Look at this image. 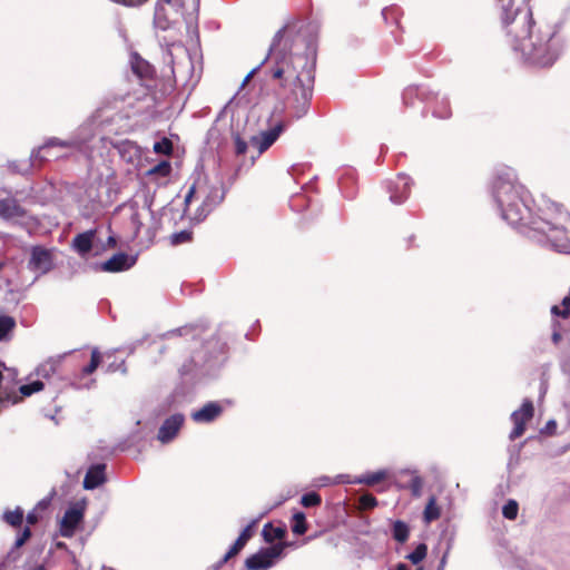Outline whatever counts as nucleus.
<instances>
[{
  "label": "nucleus",
  "mask_w": 570,
  "mask_h": 570,
  "mask_svg": "<svg viewBox=\"0 0 570 570\" xmlns=\"http://www.w3.org/2000/svg\"><path fill=\"white\" fill-rule=\"evenodd\" d=\"M114 2L125 7H139L148 0H112Z\"/></svg>",
  "instance_id": "nucleus-46"
},
{
  "label": "nucleus",
  "mask_w": 570,
  "mask_h": 570,
  "mask_svg": "<svg viewBox=\"0 0 570 570\" xmlns=\"http://www.w3.org/2000/svg\"><path fill=\"white\" fill-rule=\"evenodd\" d=\"M557 429V422L554 420H549L546 424L544 431L549 433H554Z\"/></svg>",
  "instance_id": "nucleus-51"
},
{
  "label": "nucleus",
  "mask_w": 570,
  "mask_h": 570,
  "mask_svg": "<svg viewBox=\"0 0 570 570\" xmlns=\"http://www.w3.org/2000/svg\"><path fill=\"white\" fill-rule=\"evenodd\" d=\"M426 551H428L426 544L421 543L415 548V550L413 552H411L407 556V559L410 561H412L414 564H417L425 558Z\"/></svg>",
  "instance_id": "nucleus-35"
},
{
  "label": "nucleus",
  "mask_w": 570,
  "mask_h": 570,
  "mask_svg": "<svg viewBox=\"0 0 570 570\" xmlns=\"http://www.w3.org/2000/svg\"><path fill=\"white\" fill-rule=\"evenodd\" d=\"M396 570H410V569L405 563H399L396 567ZM416 570H422V568H419Z\"/></svg>",
  "instance_id": "nucleus-57"
},
{
  "label": "nucleus",
  "mask_w": 570,
  "mask_h": 570,
  "mask_svg": "<svg viewBox=\"0 0 570 570\" xmlns=\"http://www.w3.org/2000/svg\"><path fill=\"white\" fill-rule=\"evenodd\" d=\"M561 340V334L559 333V331L554 330L553 334H552V341L553 343H559Z\"/></svg>",
  "instance_id": "nucleus-55"
},
{
  "label": "nucleus",
  "mask_w": 570,
  "mask_h": 570,
  "mask_svg": "<svg viewBox=\"0 0 570 570\" xmlns=\"http://www.w3.org/2000/svg\"><path fill=\"white\" fill-rule=\"evenodd\" d=\"M419 95H421V94L419 92V89L416 87H409V88H406L404 90V92H403V101H404V104L405 105H411L412 104V101H411L412 98L414 96H419Z\"/></svg>",
  "instance_id": "nucleus-41"
},
{
  "label": "nucleus",
  "mask_w": 570,
  "mask_h": 570,
  "mask_svg": "<svg viewBox=\"0 0 570 570\" xmlns=\"http://www.w3.org/2000/svg\"><path fill=\"white\" fill-rule=\"evenodd\" d=\"M191 239V232L189 230H181L179 233H175L170 237V242L173 245H179L187 243Z\"/></svg>",
  "instance_id": "nucleus-37"
},
{
  "label": "nucleus",
  "mask_w": 570,
  "mask_h": 570,
  "mask_svg": "<svg viewBox=\"0 0 570 570\" xmlns=\"http://www.w3.org/2000/svg\"><path fill=\"white\" fill-rule=\"evenodd\" d=\"M315 65L316 39L311 28L286 26L275 35L267 56L246 75L240 87L263 69L274 86L273 117L288 109L293 119H301L309 109Z\"/></svg>",
  "instance_id": "nucleus-1"
},
{
  "label": "nucleus",
  "mask_w": 570,
  "mask_h": 570,
  "mask_svg": "<svg viewBox=\"0 0 570 570\" xmlns=\"http://www.w3.org/2000/svg\"><path fill=\"white\" fill-rule=\"evenodd\" d=\"M184 420L185 419L183 414H174L166 419L158 430V441L161 442L163 444L173 441L177 436L184 423Z\"/></svg>",
  "instance_id": "nucleus-11"
},
{
  "label": "nucleus",
  "mask_w": 570,
  "mask_h": 570,
  "mask_svg": "<svg viewBox=\"0 0 570 570\" xmlns=\"http://www.w3.org/2000/svg\"><path fill=\"white\" fill-rule=\"evenodd\" d=\"M135 262L136 259L134 257H130L125 253H118L110 257L108 261H106L102 264L101 268L105 272H121L129 269L135 264Z\"/></svg>",
  "instance_id": "nucleus-16"
},
{
  "label": "nucleus",
  "mask_w": 570,
  "mask_h": 570,
  "mask_svg": "<svg viewBox=\"0 0 570 570\" xmlns=\"http://www.w3.org/2000/svg\"><path fill=\"white\" fill-rule=\"evenodd\" d=\"M26 216L24 208L13 197L0 199V218L10 220Z\"/></svg>",
  "instance_id": "nucleus-15"
},
{
  "label": "nucleus",
  "mask_w": 570,
  "mask_h": 570,
  "mask_svg": "<svg viewBox=\"0 0 570 570\" xmlns=\"http://www.w3.org/2000/svg\"><path fill=\"white\" fill-rule=\"evenodd\" d=\"M551 313H552L553 315L561 316V313H562V306H561V307H560V306H557V305L552 306V308H551Z\"/></svg>",
  "instance_id": "nucleus-54"
},
{
  "label": "nucleus",
  "mask_w": 570,
  "mask_h": 570,
  "mask_svg": "<svg viewBox=\"0 0 570 570\" xmlns=\"http://www.w3.org/2000/svg\"><path fill=\"white\" fill-rule=\"evenodd\" d=\"M263 538L266 542H273L275 540H282L285 534L286 530L281 527H273L271 523H267L263 528Z\"/></svg>",
  "instance_id": "nucleus-25"
},
{
  "label": "nucleus",
  "mask_w": 570,
  "mask_h": 570,
  "mask_svg": "<svg viewBox=\"0 0 570 570\" xmlns=\"http://www.w3.org/2000/svg\"><path fill=\"white\" fill-rule=\"evenodd\" d=\"M534 407L531 400L525 399L522 402L520 409L513 411L511 413V421L514 424V428L510 432L509 439L515 440L520 438L525 431V424L533 417Z\"/></svg>",
  "instance_id": "nucleus-9"
},
{
  "label": "nucleus",
  "mask_w": 570,
  "mask_h": 570,
  "mask_svg": "<svg viewBox=\"0 0 570 570\" xmlns=\"http://www.w3.org/2000/svg\"><path fill=\"white\" fill-rule=\"evenodd\" d=\"M561 305H562L561 317L567 318L570 314V297H564L562 299Z\"/></svg>",
  "instance_id": "nucleus-49"
},
{
  "label": "nucleus",
  "mask_w": 570,
  "mask_h": 570,
  "mask_svg": "<svg viewBox=\"0 0 570 570\" xmlns=\"http://www.w3.org/2000/svg\"><path fill=\"white\" fill-rule=\"evenodd\" d=\"M66 355L67 353L48 357L36 367L35 375L49 380L56 374Z\"/></svg>",
  "instance_id": "nucleus-17"
},
{
  "label": "nucleus",
  "mask_w": 570,
  "mask_h": 570,
  "mask_svg": "<svg viewBox=\"0 0 570 570\" xmlns=\"http://www.w3.org/2000/svg\"><path fill=\"white\" fill-rule=\"evenodd\" d=\"M105 469V464H96L89 468L83 479V488L94 490L101 485L106 481Z\"/></svg>",
  "instance_id": "nucleus-19"
},
{
  "label": "nucleus",
  "mask_w": 570,
  "mask_h": 570,
  "mask_svg": "<svg viewBox=\"0 0 570 570\" xmlns=\"http://www.w3.org/2000/svg\"><path fill=\"white\" fill-rule=\"evenodd\" d=\"M223 411L224 406L220 402L212 401L194 411L191 419L200 424L212 423L222 415Z\"/></svg>",
  "instance_id": "nucleus-12"
},
{
  "label": "nucleus",
  "mask_w": 570,
  "mask_h": 570,
  "mask_svg": "<svg viewBox=\"0 0 570 570\" xmlns=\"http://www.w3.org/2000/svg\"><path fill=\"white\" fill-rule=\"evenodd\" d=\"M411 179L404 174L399 175L390 185V199L399 205L405 202L410 194Z\"/></svg>",
  "instance_id": "nucleus-13"
},
{
  "label": "nucleus",
  "mask_w": 570,
  "mask_h": 570,
  "mask_svg": "<svg viewBox=\"0 0 570 570\" xmlns=\"http://www.w3.org/2000/svg\"><path fill=\"white\" fill-rule=\"evenodd\" d=\"M27 521H28V523L33 524V523L37 521V518H36V515H35V514L29 513V514L27 515Z\"/></svg>",
  "instance_id": "nucleus-56"
},
{
  "label": "nucleus",
  "mask_w": 570,
  "mask_h": 570,
  "mask_svg": "<svg viewBox=\"0 0 570 570\" xmlns=\"http://www.w3.org/2000/svg\"><path fill=\"white\" fill-rule=\"evenodd\" d=\"M493 199L501 217L514 227H527L534 218L529 206L530 196L525 188L517 181L511 168L498 173L492 184Z\"/></svg>",
  "instance_id": "nucleus-3"
},
{
  "label": "nucleus",
  "mask_w": 570,
  "mask_h": 570,
  "mask_svg": "<svg viewBox=\"0 0 570 570\" xmlns=\"http://www.w3.org/2000/svg\"><path fill=\"white\" fill-rule=\"evenodd\" d=\"M91 126L86 124L78 128L77 132L69 139L49 138L38 150H33L31 158L47 159L49 150L59 148H79L92 137Z\"/></svg>",
  "instance_id": "nucleus-5"
},
{
  "label": "nucleus",
  "mask_w": 570,
  "mask_h": 570,
  "mask_svg": "<svg viewBox=\"0 0 570 570\" xmlns=\"http://www.w3.org/2000/svg\"><path fill=\"white\" fill-rule=\"evenodd\" d=\"M389 476L387 470H379L372 473L364 474L354 480L355 484L374 485Z\"/></svg>",
  "instance_id": "nucleus-24"
},
{
  "label": "nucleus",
  "mask_w": 570,
  "mask_h": 570,
  "mask_svg": "<svg viewBox=\"0 0 570 570\" xmlns=\"http://www.w3.org/2000/svg\"><path fill=\"white\" fill-rule=\"evenodd\" d=\"M150 206H151V200L149 198V195L148 194H145L144 195V208L146 209H150Z\"/></svg>",
  "instance_id": "nucleus-53"
},
{
  "label": "nucleus",
  "mask_w": 570,
  "mask_h": 570,
  "mask_svg": "<svg viewBox=\"0 0 570 570\" xmlns=\"http://www.w3.org/2000/svg\"><path fill=\"white\" fill-rule=\"evenodd\" d=\"M35 570H47L45 566H38Z\"/></svg>",
  "instance_id": "nucleus-59"
},
{
  "label": "nucleus",
  "mask_w": 570,
  "mask_h": 570,
  "mask_svg": "<svg viewBox=\"0 0 570 570\" xmlns=\"http://www.w3.org/2000/svg\"><path fill=\"white\" fill-rule=\"evenodd\" d=\"M235 146H236L237 154H245L247 150L246 141L242 140L239 137L236 138Z\"/></svg>",
  "instance_id": "nucleus-50"
},
{
  "label": "nucleus",
  "mask_w": 570,
  "mask_h": 570,
  "mask_svg": "<svg viewBox=\"0 0 570 570\" xmlns=\"http://www.w3.org/2000/svg\"><path fill=\"white\" fill-rule=\"evenodd\" d=\"M51 265L52 261L49 250L41 247H35L32 249L29 261L30 269L39 274H45L51 268Z\"/></svg>",
  "instance_id": "nucleus-14"
},
{
  "label": "nucleus",
  "mask_w": 570,
  "mask_h": 570,
  "mask_svg": "<svg viewBox=\"0 0 570 570\" xmlns=\"http://www.w3.org/2000/svg\"><path fill=\"white\" fill-rule=\"evenodd\" d=\"M423 481L419 475L412 478L410 482V490L414 497H420L422 493Z\"/></svg>",
  "instance_id": "nucleus-39"
},
{
  "label": "nucleus",
  "mask_w": 570,
  "mask_h": 570,
  "mask_svg": "<svg viewBox=\"0 0 570 570\" xmlns=\"http://www.w3.org/2000/svg\"><path fill=\"white\" fill-rule=\"evenodd\" d=\"M333 483L334 484H341V483L351 484V483H355V482H354V480L351 479V476L348 474H338L335 478H333Z\"/></svg>",
  "instance_id": "nucleus-48"
},
{
  "label": "nucleus",
  "mask_w": 570,
  "mask_h": 570,
  "mask_svg": "<svg viewBox=\"0 0 570 570\" xmlns=\"http://www.w3.org/2000/svg\"><path fill=\"white\" fill-rule=\"evenodd\" d=\"M257 520H253L239 534L230 549L223 557L220 563L227 562L232 557L236 556L247 543V541L253 535V528L255 527Z\"/></svg>",
  "instance_id": "nucleus-18"
},
{
  "label": "nucleus",
  "mask_w": 570,
  "mask_h": 570,
  "mask_svg": "<svg viewBox=\"0 0 570 570\" xmlns=\"http://www.w3.org/2000/svg\"><path fill=\"white\" fill-rule=\"evenodd\" d=\"M194 2H195V6L197 7V6H198L199 0H194Z\"/></svg>",
  "instance_id": "nucleus-61"
},
{
  "label": "nucleus",
  "mask_w": 570,
  "mask_h": 570,
  "mask_svg": "<svg viewBox=\"0 0 570 570\" xmlns=\"http://www.w3.org/2000/svg\"><path fill=\"white\" fill-rule=\"evenodd\" d=\"M86 501L81 500L70 505L60 520V534L63 538H71L81 523L86 511Z\"/></svg>",
  "instance_id": "nucleus-7"
},
{
  "label": "nucleus",
  "mask_w": 570,
  "mask_h": 570,
  "mask_svg": "<svg viewBox=\"0 0 570 570\" xmlns=\"http://www.w3.org/2000/svg\"><path fill=\"white\" fill-rule=\"evenodd\" d=\"M409 527L405 522L397 520L393 523L392 535L397 542H405L409 538Z\"/></svg>",
  "instance_id": "nucleus-29"
},
{
  "label": "nucleus",
  "mask_w": 570,
  "mask_h": 570,
  "mask_svg": "<svg viewBox=\"0 0 570 570\" xmlns=\"http://www.w3.org/2000/svg\"><path fill=\"white\" fill-rule=\"evenodd\" d=\"M519 504L515 500H509L502 508V514L508 520H514L518 517Z\"/></svg>",
  "instance_id": "nucleus-33"
},
{
  "label": "nucleus",
  "mask_w": 570,
  "mask_h": 570,
  "mask_svg": "<svg viewBox=\"0 0 570 570\" xmlns=\"http://www.w3.org/2000/svg\"><path fill=\"white\" fill-rule=\"evenodd\" d=\"M195 193H196V188H195V186H191V187H190V189H189V191H188V193H187V195L185 196V205H186V208H185V210H184V212H185V214H186V215H188V216H190V213H189V205H190V202H191V199H193V197H194Z\"/></svg>",
  "instance_id": "nucleus-47"
},
{
  "label": "nucleus",
  "mask_w": 570,
  "mask_h": 570,
  "mask_svg": "<svg viewBox=\"0 0 570 570\" xmlns=\"http://www.w3.org/2000/svg\"><path fill=\"white\" fill-rule=\"evenodd\" d=\"M171 4V0H158L155 8V21L158 28L166 30L170 23L167 7Z\"/></svg>",
  "instance_id": "nucleus-21"
},
{
  "label": "nucleus",
  "mask_w": 570,
  "mask_h": 570,
  "mask_svg": "<svg viewBox=\"0 0 570 570\" xmlns=\"http://www.w3.org/2000/svg\"><path fill=\"white\" fill-rule=\"evenodd\" d=\"M285 112L283 115H278L273 117L269 116V128L267 130L261 131L258 135H255L250 138L249 146L254 148L258 155L266 151L279 137V135L284 131L287 126V121L285 119Z\"/></svg>",
  "instance_id": "nucleus-6"
},
{
  "label": "nucleus",
  "mask_w": 570,
  "mask_h": 570,
  "mask_svg": "<svg viewBox=\"0 0 570 570\" xmlns=\"http://www.w3.org/2000/svg\"><path fill=\"white\" fill-rule=\"evenodd\" d=\"M13 170H17L20 174H24V173H27L28 168L26 167L24 169H18V168L13 167Z\"/></svg>",
  "instance_id": "nucleus-58"
},
{
  "label": "nucleus",
  "mask_w": 570,
  "mask_h": 570,
  "mask_svg": "<svg viewBox=\"0 0 570 570\" xmlns=\"http://www.w3.org/2000/svg\"><path fill=\"white\" fill-rule=\"evenodd\" d=\"M224 197L225 193L222 187H210L193 219L200 222L206 218V216L215 208V206L223 202Z\"/></svg>",
  "instance_id": "nucleus-10"
},
{
  "label": "nucleus",
  "mask_w": 570,
  "mask_h": 570,
  "mask_svg": "<svg viewBox=\"0 0 570 570\" xmlns=\"http://www.w3.org/2000/svg\"><path fill=\"white\" fill-rule=\"evenodd\" d=\"M449 550H450V549H448V550L445 551V553L443 554V557H442V559H441V561H440V564H439L438 570H444L445 564H446V561H448Z\"/></svg>",
  "instance_id": "nucleus-52"
},
{
  "label": "nucleus",
  "mask_w": 570,
  "mask_h": 570,
  "mask_svg": "<svg viewBox=\"0 0 570 570\" xmlns=\"http://www.w3.org/2000/svg\"><path fill=\"white\" fill-rule=\"evenodd\" d=\"M31 535V531L29 528H24L23 531L21 532V534L17 538L16 542H14V547L16 548H20L22 547L26 541L30 538Z\"/></svg>",
  "instance_id": "nucleus-45"
},
{
  "label": "nucleus",
  "mask_w": 570,
  "mask_h": 570,
  "mask_svg": "<svg viewBox=\"0 0 570 570\" xmlns=\"http://www.w3.org/2000/svg\"><path fill=\"white\" fill-rule=\"evenodd\" d=\"M3 519L10 525L19 527L23 519V511L20 508H17L13 511H6L3 514Z\"/></svg>",
  "instance_id": "nucleus-32"
},
{
  "label": "nucleus",
  "mask_w": 570,
  "mask_h": 570,
  "mask_svg": "<svg viewBox=\"0 0 570 570\" xmlns=\"http://www.w3.org/2000/svg\"><path fill=\"white\" fill-rule=\"evenodd\" d=\"M301 503L305 508L315 507L321 503V497L316 492H308L301 498Z\"/></svg>",
  "instance_id": "nucleus-36"
},
{
  "label": "nucleus",
  "mask_w": 570,
  "mask_h": 570,
  "mask_svg": "<svg viewBox=\"0 0 570 570\" xmlns=\"http://www.w3.org/2000/svg\"><path fill=\"white\" fill-rule=\"evenodd\" d=\"M95 233V230H87L73 238L72 247L80 256H86L91 250Z\"/></svg>",
  "instance_id": "nucleus-20"
},
{
  "label": "nucleus",
  "mask_w": 570,
  "mask_h": 570,
  "mask_svg": "<svg viewBox=\"0 0 570 570\" xmlns=\"http://www.w3.org/2000/svg\"><path fill=\"white\" fill-rule=\"evenodd\" d=\"M333 484H334L333 478H330L327 475L318 476V478L314 479V481H313V485L317 487V488L328 487V485H333Z\"/></svg>",
  "instance_id": "nucleus-44"
},
{
  "label": "nucleus",
  "mask_w": 570,
  "mask_h": 570,
  "mask_svg": "<svg viewBox=\"0 0 570 570\" xmlns=\"http://www.w3.org/2000/svg\"><path fill=\"white\" fill-rule=\"evenodd\" d=\"M43 387H45V384L40 380L33 381L29 384L21 385L19 387L20 395H18V397H20V401H21L22 397L30 396L33 393L42 391Z\"/></svg>",
  "instance_id": "nucleus-30"
},
{
  "label": "nucleus",
  "mask_w": 570,
  "mask_h": 570,
  "mask_svg": "<svg viewBox=\"0 0 570 570\" xmlns=\"http://www.w3.org/2000/svg\"><path fill=\"white\" fill-rule=\"evenodd\" d=\"M527 227L538 234V236L533 235L532 237H537V240L543 246L561 254H570V238L564 228L558 223L535 215Z\"/></svg>",
  "instance_id": "nucleus-4"
},
{
  "label": "nucleus",
  "mask_w": 570,
  "mask_h": 570,
  "mask_svg": "<svg viewBox=\"0 0 570 570\" xmlns=\"http://www.w3.org/2000/svg\"><path fill=\"white\" fill-rule=\"evenodd\" d=\"M360 502L364 509H372L377 505V500L372 494L362 495Z\"/></svg>",
  "instance_id": "nucleus-40"
},
{
  "label": "nucleus",
  "mask_w": 570,
  "mask_h": 570,
  "mask_svg": "<svg viewBox=\"0 0 570 570\" xmlns=\"http://www.w3.org/2000/svg\"><path fill=\"white\" fill-rule=\"evenodd\" d=\"M115 239L112 237H109V243H114Z\"/></svg>",
  "instance_id": "nucleus-60"
},
{
  "label": "nucleus",
  "mask_w": 570,
  "mask_h": 570,
  "mask_svg": "<svg viewBox=\"0 0 570 570\" xmlns=\"http://www.w3.org/2000/svg\"><path fill=\"white\" fill-rule=\"evenodd\" d=\"M432 104V114L435 118L448 119L451 117V108L446 97H433V100H429Z\"/></svg>",
  "instance_id": "nucleus-22"
},
{
  "label": "nucleus",
  "mask_w": 570,
  "mask_h": 570,
  "mask_svg": "<svg viewBox=\"0 0 570 570\" xmlns=\"http://www.w3.org/2000/svg\"><path fill=\"white\" fill-rule=\"evenodd\" d=\"M286 543H277L246 559V567L249 570H267L274 564L275 559L279 558Z\"/></svg>",
  "instance_id": "nucleus-8"
},
{
  "label": "nucleus",
  "mask_w": 570,
  "mask_h": 570,
  "mask_svg": "<svg viewBox=\"0 0 570 570\" xmlns=\"http://www.w3.org/2000/svg\"><path fill=\"white\" fill-rule=\"evenodd\" d=\"M16 327V320L8 315L0 316V341H7Z\"/></svg>",
  "instance_id": "nucleus-28"
},
{
  "label": "nucleus",
  "mask_w": 570,
  "mask_h": 570,
  "mask_svg": "<svg viewBox=\"0 0 570 570\" xmlns=\"http://www.w3.org/2000/svg\"><path fill=\"white\" fill-rule=\"evenodd\" d=\"M504 24L514 51L529 63L538 67L551 66L560 56L563 45L552 26L535 27L532 10L523 2L513 11H505Z\"/></svg>",
  "instance_id": "nucleus-2"
},
{
  "label": "nucleus",
  "mask_w": 570,
  "mask_h": 570,
  "mask_svg": "<svg viewBox=\"0 0 570 570\" xmlns=\"http://www.w3.org/2000/svg\"><path fill=\"white\" fill-rule=\"evenodd\" d=\"M131 209H132L131 223L135 226L136 234H137L142 226V220H141L140 214L136 209V204L131 205Z\"/></svg>",
  "instance_id": "nucleus-42"
},
{
  "label": "nucleus",
  "mask_w": 570,
  "mask_h": 570,
  "mask_svg": "<svg viewBox=\"0 0 570 570\" xmlns=\"http://www.w3.org/2000/svg\"><path fill=\"white\" fill-rule=\"evenodd\" d=\"M3 375L0 372V405L3 403L17 404L20 402L17 392L13 389L2 386Z\"/></svg>",
  "instance_id": "nucleus-27"
},
{
  "label": "nucleus",
  "mask_w": 570,
  "mask_h": 570,
  "mask_svg": "<svg viewBox=\"0 0 570 570\" xmlns=\"http://www.w3.org/2000/svg\"><path fill=\"white\" fill-rule=\"evenodd\" d=\"M441 517V508L436 503L435 497H430L425 509L423 511V520L425 523H431Z\"/></svg>",
  "instance_id": "nucleus-23"
},
{
  "label": "nucleus",
  "mask_w": 570,
  "mask_h": 570,
  "mask_svg": "<svg viewBox=\"0 0 570 570\" xmlns=\"http://www.w3.org/2000/svg\"><path fill=\"white\" fill-rule=\"evenodd\" d=\"M101 355L97 348L91 352L90 363L82 368V374L89 375L94 373L100 364Z\"/></svg>",
  "instance_id": "nucleus-34"
},
{
  "label": "nucleus",
  "mask_w": 570,
  "mask_h": 570,
  "mask_svg": "<svg viewBox=\"0 0 570 570\" xmlns=\"http://www.w3.org/2000/svg\"><path fill=\"white\" fill-rule=\"evenodd\" d=\"M170 173V165L167 161H161L160 164L154 166L149 169V175L159 174L161 176H167Z\"/></svg>",
  "instance_id": "nucleus-38"
},
{
  "label": "nucleus",
  "mask_w": 570,
  "mask_h": 570,
  "mask_svg": "<svg viewBox=\"0 0 570 570\" xmlns=\"http://www.w3.org/2000/svg\"><path fill=\"white\" fill-rule=\"evenodd\" d=\"M293 521L292 531L297 535L304 534L307 530L305 514L303 512L295 513Z\"/></svg>",
  "instance_id": "nucleus-31"
},
{
  "label": "nucleus",
  "mask_w": 570,
  "mask_h": 570,
  "mask_svg": "<svg viewBox=\"0 0 570 570\" xmlns=\"http://www.w3.org/2000/svg\"><path fill=\"white\" fill-rule=\"evenodd\" d=\"M154 150L156 153L168 154L171 150V144L167 139H164L163 141L154 145Z\"/></svg>",
  "instance_id": "nucleus-43"
},
{
  "label": "nucleus",
  "mask_w": 570,
  "mask_h": 570,
  "mask_svg": "<svg viewBox=\"0 0 570 570\" xmlns=\"http://www.w3.org/2000/svg\"><path fill=\"white\" fill-rule=\"evenodd\" d=\"M131 67L134 72L140 78L149 77L151 75V66L137 56L132 57Z\"/></svg>",
  "instance_id": "nucleus-26"
}]
</instances>
